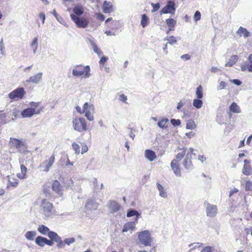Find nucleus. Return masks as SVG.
Returning <instances> with one entry per match:
<instances>
[{
	"label": "nucleus",
	"mask_w": 252,
	"mask_h": 252,
	"mask_svg": "<svg viewBox=\"0 0 252 252\" xmlns=\"http://www.w3.org/2000/svg\"><path fill=\"white\" fill-rule=\"evenodd\" d=\"M75 239L74 238H67L63 240V243L67 245H69L70 244L74 243Z\"/></svg>",
	"instance_id": "48"
},
{
	"label": "nucleus",
	"mask_w": 252,
	"mask_h": 252,
	"mask_svg": "<svg viewBox=\"0 0 252 252\" xmlns=\"http://www.w3.org/2000/svg\"><path fill=\"white\" fill-rule=\"evenodd\" d=\"M51 188L58 196L62 197L63 195V187L58 180L53 181Z\"/></svg>",
	"instance_id": "12"
},
{
	"label": "nucleus",
	"mask_w": 252,
	"mask_h": 252,
	"mask_svg": "<svg viewBox=\"0 0 252 252\" xmlns=\"http://www.w3.org/2000/svg\"><path fill=\"white\" fill-rule=\"evenodd\" d=\"M27 169L26 167L23 165H21V172L17 174V176L20 179H24L27 177Z\"/></svg>",
	"instance_id": "26"
},
{
	"label": "nucleus",
	"mask_w": 252,
	"mask_h": 252,
	"mask_svg": "<svg viewBox=\"0 0 252 252\" xmlns=\"http://www.w3.org/2000/svg\"><path fill=\"white\" fill-rule=\"evenodd\" d=\"M88 148L87 145H84L82 146V151H81L82 154H83L84 153L87 152L88 151Z\"/></svg>",
	"instance_id": "62"
},
{
	"label": "nucleus",
	"mask_w": 252,
	"mask_h": 252,
	"mask_svg": "<svg viewBox=\"0 0 252 252\" xmlns=\"http://www.w3.org/2000/svg\"><path fill=\"white\" fill-rule=\"evenodd\" d=\"M238 57L237 55H232L230 57L229 61L226 63L225 66H232L237 61Z\"/></svg>",
	"instance_id": "31"
},
{
	"label": "nucleus",
	"mask_w": 252,
	"mask_h": 252,
	"mask_svg": "<svg viewBox=\"0 0 252 252\" xmlns=\"http://www.w3.org/2000/svg\"><path fill=\"white\" fill-rule=\"evenodd\" d=\"M140 215L138 214L136 210L134 209H129L127 212L126 216L127 217H131L132 216H136V220L138 219V216Z\"/></svg>",
	"instance_id": "37"
},
{
	"label": "nucleus",
	"mask_w": 252,
	"mask_h": 252,
	"mask_svg": "<svg viewBox=\"0 0 252 252\" xmlns=\"http://www.w3.org/2000/svg\"><path fill=\"white\" fill-rule=\"evenodd\" d=\"M54 241H52V240H48L47 239V238H46V242H45V245H47L48 246H53V242Z\"/></svg>",
	"instance_id": "61"
},
{
	"label": "nucleus",
	"mask_w": 252,
	"mask_h": 252,
	"mask_svg": "<svg viewBox=\"0 0 252 252\" xmlns=\"http://www.w3.org/2000/svg\"><path fill=\"white\" fill-rule=\"evenodd\" d=\"M237 34L240 36H243L245 38L249 37L251 35V33L247 29L240 27L236 32Z\"/></svg>",
	"instance_id": "18"
},
{
	"label": "nucleus",
	"mask_w": 252,
	"mask_h": 252,
	"mask_svg": "<svg viewBox=\"0 0 252 252\" xmlns=\"http://www.w3.org/2000/svg\"><path fill=\"white\" fill-rule=\"evenodd\" d=\"M186 135L189 138L194 137L195 135V133L193 131H190L186 133Z\"/></svg>",
	"instance_id": "58"
},
{
	"label": "nucleus",
	"mask_w": 252,
	"mask_h": 252,
	"mask_svg": "<svg viewBox=\"0 0 252 252\" xmlns=\"http://www.w3.org/2000/svg\"><path fill=\"white\" fill-rule=\"evenodd\" d=\"M194 245H195V246L194 247H193L190 250H189V252H191L192 250H194L197 248L200 247L202 245V244L201 243H199V242L194 243Z\"/></svg>",
	"instance_id": "55"
},
{
	"label": "nucleus",
	"mask_w": 252,
	"mask_h": 252,
	"mask_svg": "<svg viewBox=\"0 0 252 252\" xmlns=\"http://www.w3.org/2000/svg\"><path fill=\"white\" fill-rule=\"evenodd\" d=\"M71 19L75 23L78 28H85L87 27L89 24L88 21L85 18L79 17L75 14L70 15Z\"/></svg>",
	"instance_id": "9"
},
{
	"label": "nucleus",
	"mask_w": 252,
	"mask_h": 252,
	"mask_svg": "<svg viewBox=\"0 0 252 252\" xmlns=\"http://www.w3.org/2000/svg\"><path fill=\"white\" fill-rule=\"evenodd\" d=\"M37 38L35 37L32 40V42L31 43V47L34 53L35 52V51L37 48Z\"/></svg>",
	"instance_id": "41"
},
{
	"label": "nucleus",
	"mask_w": 252,
	"mask_h": 252,
	"mask_svg": "<svg viewBox=\"0 0 252 252\" xmlns=\"http://www.w3.org/2000/svg\"><path fill=\"white\" fill-rule=\"evenodd\" d=\"M72 126L75 131L80 133L87 131L88 129L86 120L83 117L74 118L72 120Z\"/></svg>",
	"instance_id": "3"
},
{
	"label": "nucleus",
	"mask_w": 252,
	"mask_h": 252,
	"mask_svg": "<svg viewBox=\"0 0 252 252\" xmlns=\"http://www.w3.org/2000/svg\"><path fill=\"white\" fill-rule=\"evenodd\" d=\"M151 5L153 7V9L152 10V12H154L158 11L160 8V4L159 3H152L151 4Z\"/></svg>",
	"instance_id": "47"
},
{
	"label": "nucleus",
	"mask_w": 252,
	"mask_h": 252,
	"mask_svg": "<svg viewBox=\"0 0 252 252\" xmlns=\"http://www.w3.org/2000/svg\"><path fill=\"white\" fill-rule=\"evenodd\" d=\"M196 94L197 98L198 99H201L203 97V88L201 85L197 88L196 90Z\"/></svg>",
	"instance_id": "38"
},
{
	"label": "nucleus",
	"mask_w": 252,
	"mask_h": 252,
	"mask_svg": "<svg viewBox=\"0 0 252 252\" xmlns=\"http://www.w3.org/2000/svg\"><path fill=\"white\" fill-rule=\"evenodd\" d=\"M77 111L81 114H84L85 116L90 121L94 120L93 114L94 113V106L92 104H89L88 102L84 103L82 109L80 106H76Z\"/></svg>",
	"instance_id": "2"
},
{
	"label": "nucleus",
	"mask_w": 252,
	"mask_h": 252,
	"mask_svg": "<svg viewBox=\"0 0 252 252\" xmlns=\"http://www.w3.org/2000/svg\"><path fill=\"white\" fill-rule=\"evenodd\" d=\"M9 113L11 120H14L17 118L19 113V111L16 108H15L10 111Z\"/></svg>",
	"instance_id": "35"
},
{
	"label": "nucleus",
	"mask_w": 252,
	"mask_h": 252,
	"mask_svg": "<svg viewBox=\"0 0 252 252\" xmlns=\"http://www.w3.org/2000/svg\"><path fill=\"white\" fill-rule=\"evenodd\" d=\"M109 210L111 213L117 212L120 209V206H108Z\"/></svg>",
	"instance_id": "46"
},
{
	"label": "nucleus",
	"mask_w": 252,
	"mask_h": 252,
	"mask_svg": "<svg viewBox=\"0 0 252 252\" xmlns=\"http://www.w3.org/2000/svg\"><path fill=\"white\" fill-rule=\"evenodd\" d=\"M181 58L183 60H189L190 58V56L189 54H186L181 56Z\"/></svg>",
	"instance_id": "60"
},
{
	"label": "nucleus",
	"mask_w": 252,
	"mask_h": 252,
	"mask_svg": "<svg viewBox=\"0 0 252 252\" xmlns=\"http://www.w3.org/2000/svg\"><path fill=\"white\" fill-rule=\"evenodd\" d=\"M245 190L246 191H252V181L249 180L246 182Z\"/></svg>",
	"instance_id": "44"
},
{
	"label": "nucleus",
	"mask_w": 252,
	"mask_h": 252,
	"mask_svg": "<svg viewBox=\"0 0 252 252\" xmlns=\"http://www.w3.org/2000/svg\"><path fill=\"white\" fill-rule=\"evenodd\" d=\"M8 182L6 188L7 189L10 187L16 188L18 185V180L15 177L8 176Z\"/></svg>",
	"instance_id": "23"
},
{
	"label": "nucleus",
	"mask_w": 252,
	"mask_h": 252,
	"mask_svg": "<svg viewBox=\"0 0 252 252\" xmlns=\"http://www.w3.org/2000/svg\"><path fill=\"white\" fill-rule=\"evenodd\" d=\"M96 15L97 16V18L100 21H103L104 20L105 16L103 14H102L100 13H96Z\"/></svg>",
	"instance_id": "54"
},
{
	"label": "nucleus",
	"mask_w": 252,
	"mask_h": 252,
	"mask_svg": "<svg viewBox=\"0 0 252 252\" xmlns=\"http://www.w3.org/2000/svg\"><path fill=\"white\" fill-rule=\"evenodd\" d=\"M93 49L94 51L99 56H101L103 55V52L98 47V46L95 45H93Z\"/></svg>",
	"instance_id": "45"
},
{
	"label": "nucleus",
	"mask_w": 252,
	"mask_h": 252,
	"mask_svg": "<svg viewBox=\"0 0 252 252\" xmlns=\"http://www.w3.org/2000/svg\"><path fill=\"white\" fill-rule=\"evenodd\" d=\"M229 112H228V114L229 116H231V113H239L241 112V109L240 107L235 102H233L230 105L229 108Z\"/></svg>",
	"instance_id": "22"
},
{
	"label": "nucleus",
	"mask_w": 252,
	"mask_h": 252,
	"mask_svg": "<svg viewBox=\"0 0 252 252\" xmlns=\"http://www.w3.org/2000/svg\"><path fill=\"white\" fill-rule=\"evenodd\" d=\"M166 23L169 28L167 33H168L169 31L174 30V28L176 24V21L173 18H169L166 20Z\"/></svg>",
	"instance_id": "27"
},
{
	"label": "nucleus",
	"mask_w": 252,
	"mask_h": 252,
	"mask_svg": "<svg viewBox=\"0 0 252 252\" xmlns=\"http://www.w3.org/2000/svg\"><path fill=\"white\" fill-rule=\"evenodd\" d=\"M10 142L21 153H25L27 151V146L21 140L17 138H11Z\"/></svg>",
	"instance_id": "8"
},
{
	"label": "nucleus",
	"mask_w": 252,
	"mask_h": 252,
	"mask_svg": "<svg viewBox=\"0 0 252 252\" xmlns=\"http://www.w3.org/2000/svg\"><path fill=\"white\" fill-rule=\"evenodd\" d=\"M203 105V102L200 99H194L193 101V106L196 108H200Z\"/></svg>",
	"instance_id": "39"
},
{
	"label": "nucleus",
	"mask_w": 252,
	"mask_h": 252,
	"mask_svg": "<svg viewBox=\"0 0 252 252\" xmlns=\"http://www.w3.org/2000/svg\"><path fill=\"white\" fill-rule=\"evenodd\" d=\"M149 23V19L148 16L146 14L142 15L141 20V25H142L143 28L147 26Z\"/></svg>",
	"instance_id": "36"
},
{
	"label": "nucleus",
	"mask_w": 252,
	"mask_h": 252,
	"mask_svg": "<svg viewBox=\"0 0 252 252\" xmlns=\"http://www.w3.org/2000/svg\"><path fill=\"white\" fill-rule=\"evenodd\" d=\"M217 206H207L206 208L207 216L209 217H214L217 214Z\"/></svg>",
	"instance_id": "16"
},
{
	"label": "nucleus",
	"mask_w": 252,
	"mask_h": 252,
	"mask_svg": "<svg viewBox=\"0 0 252 252\" xmlns=\"http://www.w3.org/2000/svg\"><path fill=\"white\" fill-rule=\"evenodd\" d=\"M169 120L167 118H163L160 119L158 123V126L161 128L166 129L168 127Z\"/></svg>",
	"instance_id": "25"
},
{
	"label": "nucleus",
	"mask_w": 252,
	"mask_h": 252,
	"mask_svg": "<svg viewBox=\"0 0 252 252\" xmlns=\"http://www.w3.org/2000/svg\"><path fill=\"white\" fill-rule=\"evenodd\" d=\"M244 165L242 169L243 173L246 176L252 175V167L251 165V161L248 159L244 160Z\"/></svg>",
	"instance_id": "13"
},
{
	"label": "nucleus",
	"mask_w": 252,
	"mask_h": 252,
	"mask_svg": "<svg viewBox=\"0 0 252 252\" xmlns=\"http://www.w3.org/2000/svg\"><path fill=\"white\" fill-rule=\"evenodd\" d=\"M157 188L159 191V195L163 198L167 197V193L164 189L163 187L159 183H157Z\"/></svg>",
	"instance_id": "33"
},
{
	"label": "nucleus",
	"mask_w": 252,
	"mask_h": 252,
	"mask_svg": "<svg viewBox=\"0 0 252 252\" xmlns=\"http://www.w3.org/2000/svg\"><path fill=\"white\" fill-rule=\"evenodd\" d=\"M37 235V233L35 231H29L27 232L25 234V238L28 240L32 241L33 240L34 237Z\"/></svg>",
	"instance_id": "32"
},
{
	"label": "nucleus",
	"mask_w": 252,
	"mask_h": 252,
	"mask_svg": "<svg viewBox=\"0 0 252 252\" xmlns=\"http://www.w3.org/2000/svg\"><path fill=\"white\" fill-rule=\"evenodd\" d=\"M46 238L45 237L38 236L35 238V243L39 247H43L45 245Z\"/></svg>",
	"instance_id": "29"
},
{
	"label": "nucleus",
	"mask_w": 252,
	"mask_h": 252,
	"mask_svg": "<svg viewBox=\"0 0 252 252\" xmlns=\"http://www.w3.org/2000/svg\"><path fill=\"white\" fill-rule=\"evenodd\" d=\"M58 243V244L57 245V247L59 248H63V241L62 240V238H60V241L56 242Z\"/></svg>",
	"instance_id": "59"
},
{
	"label": "nucleus",
	"mask_w": 252,
	"mask_h": 252,
	"mask_svg": "<svg viewBox=\"0 0 252 252\" xmlns=\"http://www.w3.org/2000/svg\"><path fill=\"white\" fill-rule=\"evenodd\" d=\"M201 18L200 12L198 11L195 12L194 15V19L196 21L199 20Z\"/></svg>",
	"instance_id": "52"
},
{
	"label": "nucleus",
	"mask_w": 252,
	"mask_h": 252,
	"mask_svg": "<svg viewBox=\"0 0 252 252\" xmlns=\"http://www.w3.org/2000/svg\"><path fill=\"white\" fill-rule=\"evenodd\" d=\"M47 236L51 240L55 242L60 241V238H61L57 233L52 231H50Z\"/></svg>",
	"instance_id": "30"
},
{
	"label": "nucleus",
	"mask_w": 252,
	"mask_h": 252,
	"mask_svg": "<svg viewBox=\"0 0 252 252\" xmlns=\"http://www.w3.org/2000/svg\"><path fill=\"white\" fill-rule=\"evenodd\" d=\"M26 94L24 89L22 87H19L13 90L8 94L9 98L11 101L18 100L22 99Z\"/></svg>",
	"instance_id": "7"
},
{
	"label": "nucleus",
	"mask_w": 252,
	"mask_h": 252,
	"mask_svg": "<svg viewBox=\"0 0 252 252\" xmlns=\"http://www.w3.org/2000/svg\"><path fill=\"white\" fill-rule=\"evenodd\" d=\"M197 127L194 121L192 119H190L187 121L186 125V128L189 129H195Z\"/></svg>",
	"instance_id": "34"
},
{
	"label": "nucleus",
	"mask_w": 252,
	"mask_h": 252,
	"mask_svg": "<svg viewBox=\"0 0 252 252\" xmlns=\"http://www.w3.org/2000/svg\"><path fill=\"white\" fill-rule=\"evenodd\" d=\"M39 102H32L30 105L32 108H28L24 109L21 112V115L23 118H29L32 117L34 114H38L42 110V108L37 109L39 105Z\"/></svg>",
	"instance_id": "5"
},
{
	"label": "nucleus",
	"mask_w": 252,
	"mask_h": 252,
	"mask_svg": "<svg viewBox=\"0 0 252 252\" xmlns=\"http://www.w3.org/2000/svg\"><path fill=\"white\" fill-rule=\"evenodd\" d=\"M232 82L237 85H240L242 83V82L238 79H234Z\"/></svg>",
	"instance_id": "64"
},
{
	"label": "nucleus",
	"mask_w": 252,
	"mask_h": 252,
	"mask_svg": "<svg viewBox=\"0 0 252 252\" xmlns=\"http://www.w3.org/2000/svg\"><path fill=\"white\" fill-rule=\"evenodd\" d=\"M39 17L42 20V23L43 24L45 20V15L43 13H40L39 14Z\"/></svg>",
	"instance_id": "63"
},
{
	"label": "nucleus",
	"mask_w": 252,
	"mask_h": 252,
	"mask_svg": "<svg viewBox=\"0 0 252 252\" xmlns=\"http://www.w3.org/2000/svg\"><path fill=\"white\" fill-rule=\"evenodd\" d=\"M90 68L89 65H76L72 70V74L76 77L82 76L88 78L90 76Z\"/></svg>",
	"instance_id": "4"
},
{
	"label": "nucleus",
	"mask_w": 252,
	"mask_h": 252,
	"mask_svg": "<svg viewBox=\"0 0 252 252\" xmlns=\"http://www.w3.org/2000/svg\"><path fill=\"white\" fill-rule=\"evenodd\" d=\"M171 123L174 126H178L181 124V121L179 119H172L171 120Z\"/></svg>",
	"instance_id": "49"
},
{
	"label": "nucleus",
	"mask_w": 252,
	"mask_h": 252,
	"mask_svg": "<svg viewBox=\"0 0 252 252\" xmlns=\"http://www.w3.org/2000/svg\"><path fill=\"white\" fill-rule=\"evenodd\" d=\"M37 230L40 233L44 235H47L51 231L47 226L43 224L39 225Z\"/></svg>",
	"instance_id": "28"
},
{
	"label": "nucleus",
	"mask_w": 252,
	"mask_h": 252,
	"mask_svg": "<svg viewBox=\"0 0 252 252\" xmlns=\"http://www.w3.org/2000/svg\"><path fill=\"white\" fill-rule=\"evenodd\" d=\"M176 11L175 2L172 0L167 1L166 5L161 10L160 14H174Z\"/></svg>",
	"instance_id": "11"
},
{
	"label": "nucleus",
	"mask_w": 252,
	"mask_h": 252,
	"mask_svg": "<svg viewBox=\"0 0 252 252\" xmlns=\"http://www.w3.org/2000/svg\"><path fill=\"white\" fill-rule=\"evenodd\" d=\"M119 99L124 103H126L127 97L124 94H121L119 96Z\"/></svg>",
	"instance_id": "53"
},
{
	"label": "nucleus",
	"mask_w": 252,
	"mask_h": 252,
	"mask_svg": "<svg viewBox=\"0 0 252 252\" xmlns=\"http://www.w3.org/2000/svg\"><path fill=\"white\" fill-rule=\"evenodd\" d=\"M55 160V155L53 154L50 157L46 159L41 164L40 167L44 172H47L52 166Z\"/></svg>",
	"instance_id": "10"
},
{
	"label": "nucleus",
	"mask_w": 252,
	"mask_h": 252,
	"mask_svg": "<svg viewBox=\"0 0 252 252\" xmlns=\"http://www.w3.org/2000/svg\"><path fill=\"white\" fill-rule=\"evenodd\" d=\"M135 222H128L127 223L124 225L122 231L123 232H129L130 233H131L132 231L135 229Z\"/></svg>",
	"instance_id": "17"
},
{
	"label": "nucleus",
	"mask_w": 252,
	"mask_h": 252,
	"mask_svg": "<svg viewBox=\"0 0 252 252\" xmlns=\"http://www.w3.org/2000/svg\"><path fill=\"white\" fill-rule=\"evenodd\" d=\"M102 9L104 13H111L114 11V6L111 2L104 1L102 4Z\"/></svg>",
	"instance_id": "15"
},
{
	"label": "nucleus",
	"mask_w": 252,
	"mask_h": 252,
	"mask_svg": "<svg viewBox=\"0 0 252 252\" xmlns=\"http://www.w3.org/2000/svg\"><path fill=\"white\" fill-rule=\"evenodd\" d=\"M190 153L189 152L188 153L184 161L183 165L184 167L188 169H190L192 166V162L191 160V156L192 155L193 149L190 148L189 149Z\"/></svg>",
	"instance_id": "14"
},
{
	"label": "nucleus",
	"mask_w": 252,
	"mask_h": 252,
	"mask_svg": "<svg viewBox=\"0 0 252 252\" xmlns=\"http://www.w3.org/2000/svg\"><path fill=\"white\" fill-rule=\"evenodd\" d=\"M213 248L210 246H207L204 248L201 251V252H213Z\"/></svg>",
	"instance_id": "51"
},
{
	"label": "nucleus",
	"mask_w": 252,
	"mask_h": 252,
	"mask_svg": "<svg viewBox=\"0 0 252 252\" xmlns=\"http://www.w3.org/2000/svg\"><path fill=\"white\" fill-rule=\"evenodd\" d=\"M108 60V58L107 57L105 56H102L101 57L99 63L100 65H104L105 63Z\"/></svg>",
	"instance_id": "50"
},
{
	"label": "nucleus",
	"mask_w": 252,
	"mask_h": 252,
	"mask_svg": "<svg viewBox=\"0 0 252 252\" xmlns=\"http://www.w3.org/2000/svg\"><path fill=\"white\" fill-rule=\"evenodd\" d=\"M72 147L76 154H79L80 153V147L78 144L73 142L72 144Z\"/></svg>",
	"instance_id": "43"
},
{
	"label": "nucleus",
	"mask_w": 252,
	"mask_h": 252,
	"mask_svg": "<svg viewBox=\"0 0 252 252\" xmlns=\"http://www.w3.org/2000/svg\"><path fill=\"white\" fill-rule=\"evenodd\" d=\"M239 191L238 189L236 188H234L229 192V196L231 197L234 194L238 193Z\"/></svg>",
	"instance_id": "56"
},
{
	"label": "nucleus",
	"mask_w": 252,
	"mask_h": 252,
	"mask_svg": "<svg viewBox=\"0 0 252 252\" xmlns=\"http://www.w3.org/2000/svg\"><path fill=\"white\" fill-rule=\"evenodd\" d=\"M42 73H38L32 77H31L27 81L29 82H32L33 83H38L42 78Z\"/></svg>",
	"instance_id": "24"
},
{
	"label": "nucleus",
	"mask_w": 252,
	"mask_h": 252,
	"mask_svg": "<svg viewBox=\"0 0 252 252\" xmlns=\"http://www.w3.org/2000/svg\"><path fill=\"white\" fill-rule=\"evenodd\" d=\"M186 154V150L184 148L182 149L181 152H179L173 159L171 162L170 165L174 174L178 177H181L182 175L181 169L180 166L179 162Z\"/></svg>",
	"instance_id": "1"
},
{
	"label": "nucleus",
	"mask_w": 252,
	"mask_h": 252,
	"mask_svg": "<svg viewBox=\"0 0 252 252\" xmlns=\"http://www.w3.org/2000/svg\"><path fill=\"white\" fill-rule=\"evenodd\" d=\"M74 13L78 16H80L84 13V10L82 7L80 6H76L73 9Z\"/></svg>",
	"instance_id": "40"
},
{
	"label": "nucleus",
	"mask_w": 252,
	"mask_h": 252,
	"mask_svg": "<svg viewBox=\"0 0 252 252\" xmlns=\"http://www.w3.org/2000/svg\"><path fill=\"white\" fill-rule=\"evenodd\" d=\"M164 40H168V43L171 45L174 43H176L177 42L176 37L174 36H170L169 37L165 38Z\"/></svg>",
	"instance_id": "42"
},
{
	"label": "nucleus",
	"mask_w": 252,
	"mask_h": 252,
	"mask_svg": "<svg viewBox=\"0 0 252 252\" xmlns=\"http://www.w3.org/2000/svg\"><path fill=\"white\" fill-rule=\"evenodd\" d=\"M226 86V83L224 81H221L219 86L220 89H223Z\"/></svg>",
	"instance_id": "57"
},
{
	"label": "nucleus",
	"mask_w": 252,
	"mask_h": 252,
	"mask_svg": "<svg viewBox=\"0 0 252 252\" xmlns=\"http://www.w3.org/2000/svg\"><path fill=\"white\" fill-rule=\"evenodd\" d=\"M53 206H44L42 207V211L46 217H49L52 214L55 215H60L59 213L52 212Z\"/></svg>",
	"instance_id": "20"
},
{
	"label": "nucleus",
	"mask_w": 252,
	"mask_h": 252,
	"mask_svg": "<svg viewBox=\"0 0 252 252\" xmlns=\"http://www.w3.org/2000/svg\"><path fill=\"white\" fill-rule=\"evenodd\" d=\"M138 239L140 242L145 246L151 245L152 238L148 230H144L138 233Z\"/></svg>",
	"instance_id": "6"
},
{
	"label": "nucleus",
	"mask_w": 252,
	"mask_h": 252,
	"mask_svg": "<svg viewBox=\"0 0 252 252\" xmlns=\"http://www.w3.org/2000/svg\"><path fill=\"white\" fill-rule=\"evenodd\" d=\"M146 158L150 161L154 160L157 158L156 153L151 150H146L145 151Z\"/></svg>",
	"instance_id": "21"
},
{
	"label": "nucleus",
	"mask_w": 252,
	"mask_h": 252,
	"mask_svg": "<svg viewBox=\"0 0 252 252\" xmlns=\"http://www.w3.org/2000/svg\"><path fill=\"white\" fill-rule=\"evenodd\" d=\"M248 60L249 63L242 65L241 69L242 71L248 70L249 72H252V53L249 56Z\"/></svg>",
	"instance_id": "19"
}]
</instances>
